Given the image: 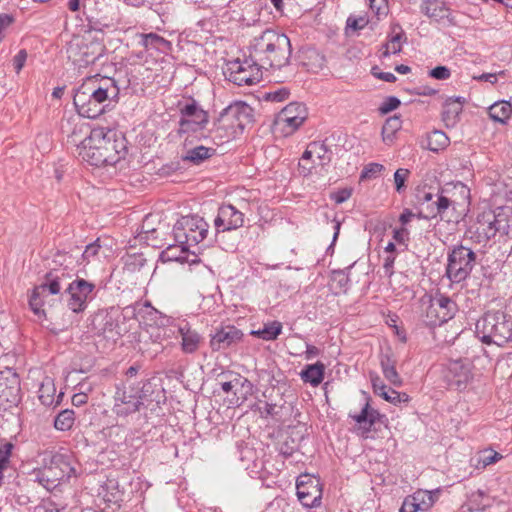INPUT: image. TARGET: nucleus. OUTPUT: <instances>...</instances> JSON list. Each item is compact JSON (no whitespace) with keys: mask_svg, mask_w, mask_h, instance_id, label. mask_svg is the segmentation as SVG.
I'll return each mask as SVG.
<instances>
[{"mask_svg":"<svg viewBox=\"0 0 512 512\" xmlns=\"http://www.w3.org/2000/svg\"><path fill=\"white\" fill-rule=\"evenodd\" d=\"M54 262L60 265L46 273L43 282L36 286L29 297V306L35 315H44L43 305L48 295H61L67 307L74 313L83 312L88 303L96 297L95 283L77 276L71 280L69 266L73 257L69 253H59Z\"/></svg>","mask_w":512,"mask_h":512,"instance_id":"nucleus-1","label":"nucleus"},{"mask_svg":"<svg viewBox=\"0 0 512 512\" xmlns=\"http://www.w3.org/2000/svg\"><path fill=\"white\" fill-rule=\"evenodd\" d=\"M127 154L126 139L114 129L97 127L90 131L81 145L78 156L91 166H113Z\"/></svg>","mask_w":512,"mask_h":512,"instance_id":"nucleus-2","label":"nucleus"},{"mask_svg":"<svg viewBox=\"0 0 512 512\" xmlns=\"http://www.w3.org/2000/svg\"><path fill=\"white\" fill-rule=\"evenodd\" d=\"M249 51L252 53V59L266 70L281 69L288 65L292 52L290 39L272 29H266L254 37Z\"/></svg>","mask_w":512,"mask_h":512,"instance_id":"nucleus-3","label":"nucleus"},{"mask_svg":"<svg viewBox=\"0 0 512 512\" xmlns=\"http://www.w3.org/2000/svg\"><path fill=\"white\" fill-rule=\"evenodd\" d=\"M119 88L115 80L107 78L96 89L86 86L78 88L73 97L74 106L82 117L95 119L110 109L112 102H117Z\"/></svg>","mask_w":512,"mask_h":512,"instance_id":"nucleus-4","label":"nucleus"},{"mask_svg":"<svg viewBox=\"0 0 512 512\" xmlns=\"http://www.w3.org/2000/svg\"><path fill=\"white\" fill-rule=\"evenodd\" d=\"M254 121V110L242 101H237L224 108L215 120L213 131L221 141L235 138Z\"/></svg>","mask_w":512,"mask_h":512,"instance_id":"nucleus-5","label":"nucleus"},{"mask_svg":"<svg viewBox=\"0 0 512 512\" xmlns=\"http://www.w3.org/2000/svg\"><path fill=\"white\" fill-rule=\"evenodd\" d=\"M475 333L484 344L504 346L512 340V317L503 311H488L476 322Z\"/></svg>","mask_w":512,"mask_h":512,"instance_id":"nucleus-6","label":"nucleus"},{"mask_svg":"<svg viewBox=\"0 0 512 512\" xmlns=\"http://www.w3.org/2000/svg\"><path fill=\"white\" fill-rule=\"evenodd\" d=\"M476 264L475 252L460 244L449 248L445 274L453 283L466 280Z\"/></svg>","mask_w":512,"mask_h":512,"instance_id":"nucleus-7","label":"nucleus"},{"mask_svg":"<svg viewBox=\"0 0 512 512\" xmlns=\"http://www.w3.org/2000/svg\"><path fill=\"white\" fill-rule=\"evenodd\" d=\"M209 225L200 216L187 215L181 217L173 227L176 243L186 245L189 249L201 243L208 234Z\"/></svg>","mask_w":512,"mask_h":512,"instance_id":"nucleus-8","label":"nucleus"},{"mask_svg":"<svg viewBox=\"0 0 512 512\" xmlns=\"http://www.w3.org/2000/svg\"><path fill=\"white\" fill-rule=\"evenodd\" d=\"M74 473L71 457L67 454L56 453L51 457L49 465L39 471L37 481L47 490H54L60 481L69 479Z\"/></svg>","mask_w":512,"mask_h":512,"instance_id":"nucleus-9","label":"nucleus"},{"mask_svg":"<svg viewBox=\"0 0 512 512\" xmlns=\"http://www.w3.org/2000/svg\"><path fill=\"white\" fill-rule=\"evenodd\" d=\"M106 47L98 39H82L81 41L71 42L67 54L69 60L78 68H86L94 64L106 54Z\"/></svg>","mask_w":512,"mask_h":512,"instance_id":"nucleus-10","label":"nucleus"},{"mask_svg":"<svg viewBox=\"0 0 512 512\" xmlns=\"http://www.w3.org/2000/svg\"><path fill=\"white\" fill-rule=\"evenodd\" d=\"M262 69L257 61L252 59V53L244 60H234L228 64V79L238 86L252 85L262 78Z\"/></svg>","mask_w":512,"mask_h":512,"instance_id":"nucleus-11","label":"nucleus"},{"mask_svg":"<svg viewBox=\"0 0 512 512\" xmlns=\"http://www.w3.org/2000/svg\"><path fill=\"white\" fill-rule=\"evenodd\" d=\"M179 112L178 134L180 135L201 131L208 124V113L194 99L179 105Z\"/></svg>","mask_w":512,"mask_h":512,"instance_id":"nucleus-12","label":"nucleus"},{"mask_svg":"<svg viewBox=\"0 0 512 512\" xmlns=\"http://www.w3.org/2000/svg\"><path fill=\"white\" fill-rule=\"evenodd\" d=\"M308 111L304 104L292 102L284 107L274 120V130L284 136L293 134L307 119Z\"/></svg>","mask_w":512,"mask_h":512,"instance_id":"nucleus-13","label":"nucleus"},{"mask_svg":"<svg viewBox=\"0 0 512 512\" xmlns=\"http://www.w3.org/2000/svg\"><path fill=\"white\" fill-rule=\"evenodd\" d=\"M120 313L114 307L99 310L91 320V330L106 339L116 340L122 335L119 324Z\"/></svg>","mask_w":512,"mask_h":512,"instance_id":"nucleus-14","label":"nucleus"},{"mask_svg":"<svg viewBox=\"0 0 512 512\" xmlns=\"http://www.w3.org/2000/svg\"><path fill=\"white\" fill-rule=\"evenodd\" d=\"M476 234L478 242H487L497 233L507 235L510 230L508 219L504 214H495L492 211L483 212L477 218Z\"/></svg>","mask_w":512,"mask_h":512,"instance_id":"nucleus-15","label":"nucleus"},{"mask_svg":"<svg viewBox=\"0 0 512 512\" xmlns=\"http://www.w3.org/2000/svg\"><path fill=\"white\" fill-rule=\"evenodd\" d=\"M458 311V306L450 297L436 294L426 311V323L430 326H440L452 319Z\"/></svg>","mask_w":512,"mask_h":512,"instance_id":"nucleus-16","label":"nucleus"},{"mask_svg":"<svg viewBox=\"0 0 512 512\" xmlns=\"http://www.w3.org/2000/svg\"><path fill=\"white\" fill-rule=\"evenodd\" d=\"M297 497L300 503L308 508L318 507L321 504L322 488L318 478L310 475H301L296 483Z\"/></svg>","mask_w":512,"mask_h":512,"instance_id":"nucleus-17","label":"nucleus"},{"mask_svg":"<svg viewBox=\"0 0 512 512\" xmlns=\"http://www.w3.org/2000/svg\"><path fill=\"white\" fill-rule=\"evenodd\" d=\"M114 399L113 410L118 416H127L139 411L143 403L141 402V396L136 393L134 386H129V388L118 387Z\"/></svg>","mask_w":512,"mask_h":512,"instance_id":"nucleus-18","label":"nucleus"},{"mask_svg":"<svg viewBox=\"0 0 512 512\" xmlns=\"http://www.w3.org/2000/svg\"><path fill=\"white\" fill-rule=\"evenodd\" d=\"M244 224V214L231 204H223L218 209L214 225L218 232L235 230Z\"/></svg>","mask_w":512,"mask_h":512,"instance_id":"nucleus-19","label":"nucleus"},{"mask_svg":"<svg viewBox=\"0 0 512 512\" xmlns=\"http://www.w3.org/2000/svg\"><path fill=\"white\" fill-rule=\"evenodd\" d=\"M242 335V332L235 326L228 325L222 327L212 336L210 340V346L214 351L226 349L232 344L238 342Z\"/></svg>","mask_w":512,"mask_h":512,"instance_id":"nucleus-20","label":"nucleus"},{"mask_svg":"<svg viewBox=\"0 0 512 512\" xmlns=\"http://www.w3.org/2000/svg\"><path fill=\"white\" fill-rule=\"evenodd\" d=\"M163 261H178V262H189L191 264L198 263L200 260L198 254L195 251H191L186 245L179 243L169 245L160 255Z\"/></svg>","mask_w":512,"mask_h":512,"instance_id":"nucleus-21","label":"nucleus"},{"mask_svg":"<svg viewBox=\"0 0 512 512\" xmlns=\"http://www.w3.org/2000/svg\"><path fill=\"white\" fill-rule=\"evenodd\" d=\"M447 377L450 381H453L458 388L465 385L471 378L468 360H450L447 364Z\"/></svg>","mask_w":512,"mask_h":512,"instance_id":"nucleus-22","label":"nucleus"},{"mask_svg":"<svg viewBox=\"0 0 512 512\" xmlns=\"http://www.w3.org/2000/svg\"><path fill=\"white\" fill-rule=\"evenodd\" d=\"M465 98H448L443 104L442 120L447 128H453L460 120Z\"/></svg>","mask_w":512,"mask_h":512,"instance_id":"nucleus-23","label":"nucleus"},{"mask_svg":"<svg viewBox=\"0 0 512 512\" xmlns=\"http://www.w3.org/2000/svg\"><path fill=\"white\" fill-rule=\"evenodd\" d=\"M435 207L430 210L427 218L440 217L441 220L447 222H458V216L454 217L453 214L456 210V203L448 197L438 195L437 200L434 202Z\"/></svg>","mask_w":512,"mask_h":512,"instance_id":"nucleus-24","label":"nucleus"},{"mask_svg":"<svg viewBox=\"0 0 512 512\" xmlns=\"http://www.w3.org/2000/svg\"><path fill=\"white\" fill-rule=\"evenodd\" d=\"M407 41L405 32L401 26L396 24L392 27V33L388 41L382 46V57H389L391 54H398L402 50V44Z\"/></svg>","mask_w":512,"mask_h":512,"instance_id":"nucleus-25","label":"nucleus"},{"mask_svg":"<svg viewBox=\"0 0 512 512\" xmlns=\"http://www.w3.org/2000/svg\"><path fill=\"white\" fill-rule=\"evenodd\" d=\"M178 332L182 338L181 347L183 352L194 353L200 344L201 337L199 333L192 330L187 322L179 325Z\"/></svg>","mask_w":512,"mask_h":512,"instance_id":"nucleus-26","label":"nucleus"},{"mask_svg":"<svg viewBox=\"0 0 512 512\" xmlns=\"http://www.w3.org/2000/svg\"><path fill=\"white\" fill-rule=\"evenodd\" d=\"M139 44L146 50L154 49L164 54L172 49L171 42L156 33L141 34Z\"/></svg>","mask_w":512,"mask_h":512,"instance_id":"nucleus-27","label":"nucleus"},{"mask_svg":"<svg viewBox=\"0 0 512 512\" xmlns=\"http://www.w3.org/2000/svg\"><path fill=\"white\" fill-rule=\"evenodd\" d=\"M364 395H366L365 392H363ZM366 403L364 404L361 412L357 415L352 416V418L359 424H367L368 426L364 427L365 432H369L371 430V427L379 422L381 418L384 416L381 415L378 410L371 408L369 403V398L365 396Z\"/></svg>","mask_w":512,"mask_h":512,"instance_id":"nucleus-28","label":"nucleus"},{"mask_svg":"<svg viewBox=\"0 0 512 512\" xmlns=\"http://www.w3.org/2000/svg\"><path fill=\"white\" fill-rule=\"evenodd\" d=\"M216 154V149L203 145L188 149L182 156V161L192 165H200Z\"/></svg>","mask_w":512,"mask_h":512,"instance_id":"nucleus-29","label":"nucleus"},{"mask_svg":"<svg viewBox=\"0 0 512 512\" xmlns=\"http://www.w3.org/2000/svg\"><path fill=\"white\" fill-rule=\"evenodd\" d=\"M325 365L322 362L307 365L301 372L300 377L305 383L313 387L318 386L324 379Z\"/></svg>","mask_w":512,"mask_h":512,"instance_id":"nucleus-30","label":"nucleus"},{"mask_svg":"<svg viewBox=\"0 0 512 512\" xmlns=\"http://www.w3.org/2000/svg\"><path fill=\"white\" fill-rule=\"evenodd\" d=\"M489 117L501 124H506L512 114V104L509 101H497L488 109Z\"/></svg>","mask_w":512,"mask_h":512,"instance_id":"nucleus-31","label":"nucleus"},{"mask_svg":"<svg viewBox=\"0 0 512 512\" xmlns=\"http://www.w3.org/2000/svg\"><path fill=\"white\" fill-rule=\"evenodd\" d=\"M282 328V323L275 320L264 324V327L261 329L252 330L250 335L265 341H273L281 334Z\"/></svg>","mask_w":512,"mask_h":512,"instance_id":"nucleus-32","label":"nucleus"},{"mask_svg":"<svg viewBox=\"0 0 512 512\" xmlns=\"http://www.w3.org/2000/svg\"><path fill=\"white\" fill-rule=\"evenodd\" d=\"M491 504V499L483 491L472 492L468 498V510L470 512H482Z\"/></svg>","mask_w":512,"mask_h":512,"instance_id":"nucleus-33","label":"nucleus"},{"mask_svg":"<svg viewBox=\"0 0 512 512\" xmlns=\"http://www.w3.org/2000/svg\"><path fill=\"white\" fill-rule=\"evenodd\" d=\"M420 10L427 17L439 20L444 17L446 8L439 0H424L420 6Z\"/></svg>","mask_w":512,"mask_h":512,"instance_id":"nucleus-34","label":"nucleus"},{"mask_svg":"<svg viewBox=\"0 0 512 512\" xmlns=\"http://www.w3.org/2000/svg\"><path fill=\"white\" fill-rule=\"evenodd\" d=\"M438 492L439 490L435 492L418 490L412 495V500L415 501L420 511H426L434 504Z\"/></svg>","mask_w":512,"mask_h":512,"instance_id":"nucleus-35","label":"nucleus"},{"mask_svg":"<svg viewBox=\"0 0 512 512\" xmlns=\"http://www.w3.org/2000/svg\"><path fill=\"white\" fill-rule=\"evenodd\" d=\"M75 422V413L71 409L62 410L54 419V427L59 431L70 430Z\"/></svg>","mask_w":512,"mask_h":512,"instance_id":"nucleus-36","label":"nucleus"},{"mask_svg":"<svg viewBox=\"0 0 512 512\" xmlns=\"http://www.w3.org/2000/svg\"><path fill=\"white\" fill-rule=\"evenodd\" d=\"M410 176V171L405 168H399L394 173V184L395 190L399 194L403 193L406 190V181Z\"/></svg>","mask_w":512,"mask_h":512,"instance_id":"nucleus-37","label":"nucleus"},{"mask_svg":"<svg viewBox=\"0 0 512 512\" xmlns=\"http://www.w3.org/2000/svg\"><path fill=\"white\" fill-rule=\"evenodd\" d=\"M55 388L52 383L42 384L39 389V400L45 406H50L54 402Z\"/></svg>","mask_w":512,"mask_h":512,"instance_id":"nucleus-38","label":"nucleus"},{"mask_svg":"<svg viewBox=\"0 0 512 512\" xmlns=\"http://www.w3.org/2000/svg\"><path fill=\"white\" fill-rule=\"evenodd\" d=\"M332 281L335 283L336 289H338L339 292L345 293L349 289L350 279L343 270L333 271Z\"/></svg>","mask_w":512,"mask_h":512,"instance_id":"nucleus-39","label":"nucleus"},{"mask_svg":"<svg viewBox=\"0 0 512 512\" xmlns=\"http://www.w3.org/2000/svg\"><path fill=\"white\" fill-rule=\"evenodd\" d=\"M319 150H320L319 146L312 145V143H310L308 145L307 149L304 151V153L302 155V159H301L302 162L299 163V167L303 173H305V174L310 173L311 167H307L304 164V162L307 160H310L312 157L315 156V154H319Z\"/></svg>","mask_w":512,"mask_h":512,"instance_id":"nucleus-40","label":"nucleus"},{"mask_svg":"<svg viewBox=\"0 0 512 512\" xmlns=\"http://www.w3.org/2000/svg\"><path fill=\"white\" fill-rule=\"evenodd\" d=\"M68 504L57 499L56 494H53L45 504V512H67Z\"/></svg>","mask_w":512,"mask_h":512,"instance_id":"nucleus-41","label":"nucleus"},{"mask_svg":"<svg viewBox=\"0 0 512 512\" xmlns=\"http://www.w3.org/2000/svg\"><path fill=\"white\" fill-rule=\"evenodd\" d=\"M382 398L394 405L408 402L409 396L406 393H400L394 389H388Z\"/></svg>","mask_w":512,"mask_h":512,"instance_id":"nucleus-42","label":"nucleus"},{"mask_svg":"<svg viewBox=\"0 0 512 512\" xmlns=\"http://www.w3.org/2000/svg\"><path fill=\"white\" fill-rule=\"evenodd\" d=\"M289 90L287 88H278L276 90L265 93V100L271 102H282L289 97Z\"/></svg>","mask_w":512,"mask_h":512,"instance_id":"nucleus-43","label":"nucleus"},{"mask_svg":"<svg viewBox=\"0 0 512 512\" xmlns=\"http://www.w3.org/2000/svg\"><path fill=\"white\" fill-rule=\"evenodd\" d=\"M384 170V166L379 163L368 164L361 172V179H371L377 177Z\"/></svg>","mask_w":512,"mask_h":512,"instance_id":"nucleus-44","label":"nucleus"},{"mask_svg":"<svg viewBox=\"0 0 512 512\" xmlns=\"http://www.w3.org/2000/svg\"><path fill=\"white\" fill-rule=\"evenodd\" d=\"M401 104V101L395 96H389L385 98L379 107L381 114H388L389 112L397 109Z\"/></svg>","mask_w":512,"mask_h":512,"instance_id":"nucleus-45","label":"nucleus"},{"mask_svg":"<svg viewBox=\"0 0 512 512\" xmlns=\"http://www.w3.org/2000/svg\"><path fill=\"white\" fill-rule=\"evenodd\" d=\"M312 145L319 146V154H315V157L319 160V165L325 166L331 161V151L328 150L327 146L321 142H312Z\"/></svg>","mask_w":512,"mask_h":512,"instance_id":"nucleus-46","label":"nucleus"},{"mask_svg":"<svg viewBox=\"0 0 512 512\" xmlns=\"http://www.w3.org/2000/svg\"><path fill=\"white\" fill-rule=\"evenodd\" d=\"M370 380L373 388V392L379 396H383L388 390L382 379L376 373H370Z\"/></svg>","mask_w":512,"mask_h":512,"instance_id":"nucleus-47","label":"nucleus"},{"mask_svg":"<svg viewBox=\"0 0 512 512\" xmlns=\"http://www.w3.org/2000/svg\"><path fill=\"white\" fill-rule=\"evenodd\" d=\"M502 456L495 451H484L480 454L478 462L482 464V467H486L497 462Z\"/></svg>","mask_w":512,"mask_h":512,"instance_id":"nucleus-48","label":"nucleus"},{"mask_svg":"<svg viewBox=\"0 0 512 512\" xmlns=\"http://www.w3.org/2000/svg\"><path fill=\"white\" fill-rule=\"evenodd\" d=\"M383 375L387 379V381H389L393 386H402L403 381L396 370V365L394 367L384 369Z\"/></svg>","mask_w":512,"mask_h":512,"instance_id":"nucleus-49","label":"nucleus"},{"mask_svg":"<svg viewBox=\"0 0 512 512\" xmlns=\"http://www.w3.org/2000/svg\"><path fill=\"white\" fill-rule=\"evenodd\" d=\"M13 449V444L10 442H6L0 446V466L4 468H8L9 459L11 457Z\"/></svg>","mask_w":512,"mask_h":512,"instance_id":"nucleus-50","label":"nucleus"},{"mask_svg":"<svg viewBox=\"0 0 512 512\" xmlns=\"http://www.w3.org/2000/svg\"><path fill=\"white\" fill-rule=\"evenodd\" d=\"M401 128V120L399 117L394 116L390 117L386 120L385 124L382 128V133L386 134H394L396 131H398Z\"/></svg>","mask_w":512,"mask_h":512,"instance_id":"nucleus-51","label":"nucleus"},{"mask_svg":"<svg viewBox=\"0 0 512 512\" xmlns=\"http://www.w3.org/2000/svg\"><path fill=\"white\" fill-rule=\"evenodd\" d=\"M369 20L365 16H349L347 19V27L352 28L353 30H361L367 24Z\"/></svg>","mask_w":512,"mask_h":512,"instance_id":"nucleus-52","label":"nucleus"},{"mask_svg":"<svg viewBox=\"0 0 512 512\" xmlns=\"http://www.w3.org/2000/svg\"><path fill=\"white\" fill-rule=\"evenodd\" d=\"M141 386L135 387L136 393L141 396V402L152 394V383L149 379L139 383Z\"/></svg>","mask_w":512,"mask_h":512,"instance_id":"nucleus-53","label":"nucleus"},{"mask_svg":"<svg viewBox=\"0 0 512 512\" xmlns=\"http://www.w3.org/2000/svg\"><path fill=\"white\" fill-rule=\"evenodd\" d=\"M101 248L100 241L97 239L93 243H90L86 246L85 250L82 253V257L84 260L89 261L91 258L95 257Z\"/></svg>","mask_w":512,"mask_h":512,"instance_id":"nucleus-54","label":"nucleus"},{"mask_svg":"<svg viewBox=\"0 0 512 512\" xmlns=\"http://www.w3.org/2000/svg\"><path fill=\"white\" fill-rule=\"evenodd\" d=\"M429 75L437 80H446L451 76V71L446 66H437L429 72Z\"/></svg>","mask_w":512,"mask_h":512,"instance_id":"nucleus-55","label":"nucleus"},{"mask_svg":"<svg viewBox=\"0 0 512 512\" xmlns=\"http://www.w3.org/2000/svg\"><path fill=\"white\" fill-rule=\"evenodd\" d=\"M432 139H435L437 143V147H433L430 145V150L432 151H437L439 148H444L448 145V138L443 132L434 131L430 138V141Z\"/></svg>","mask_w":512,"mask_h":512,"instance_id":"nucleus-56","label":"nucleus"},{"mask_svg":"<svg viewBox=\"0 0 512 512\" xmlns=\"http://www.w3.org/2000/svg\"><path fill=\"white\" fill-rule=\"evenodd\" d=\"M14 18L10 14H0V42L5 36V30L13 23Z\"/></svg>","mask_w":512,"mask_h":512,"instance_id":"nucleus-57","label":"nucleus"},{"mask_svg":"<svg viewBox=\"0 0 512 512\" xmlns=\"http://www.w3.org/2000/svg\"><path fill=\"white\" fill-rule=\"evenodd\" d=\"M27 59V52L26 50L22 49L20 50L13 58V67L16 71V73H19L21 69L24 67V64Z\"/></svg>","mask_w":512,"mask_h":512,"instance_id":"nucleus-58","label":"nucleus"},{"mask_svg":"<svg viewBox=\"0 0 512 512\" xmlns=\"http://www.w3.org/2000/svg\"><path fill=\"white\" fill-rule=\"evenodd\" d=\"M152 306L150 303H136L133 306L126 307L124 309V312L126 315L130 316H136L138 313H140L144 308H151Z\"/></svg>","mask_w":512,"mask_h":512,"instance_id":"nucleus-59","label":"nucleus"},{"mask_svg":"<svg viewBox=\"0 0 512 512\" xmlns=\"http://www.w3.org/2000/svg\"><path fill=\"white\" fill-rule=\"evenodd\" d=\"M394 262H395V256H393V255H388L384 259V263H383L384 275L388 278H391L392 275L394 274V270H393Z\"/></svg>","mask_w":512,"mask_h":512,"instance_id":"nucleus-60","label":"nucleus"},{"mask_svg":"<svg viewBox=\"0 0 512 512\" xmlns=\"http://www.w3.org/2000/svg\"><path fill=\"white\" fill-rule=\"evenodd\" d=\"M79 393H76L73 397H72V403L75 405V406H81L83 404H86L87 401H88V396L86 394V392H84L82 389L84 387V384H79Z\"/></svg>","mask_w":512,"mask_h":512,"instance_id":"nucleus-61","label":"nucleus"},{"mask_svg":"<svg viewBox=\"0 0 512 512\" xmlns=\"http://www.w3.org/2000/svg\"><path fill=\"white\" fill-rule=\"evenodd\" d=\"M235 385L241 386V388H243L245 390V397L247 395H251L253 392V384L247 378L240 377V376L236 377Z\"/></svg>","mask_w":512,"mask_h":512,"instance_id":"nucleus-62","label":"nucleus"},{"mask_svg":"<svg viewBox=\"0 0 512 512\" xmlns=\"http://www.w3.org/2000/svg\"><path fill=\"white\" fill-rule=\"evenodd\" d=\"M420 511L412 496L405 498L399 512H417Z\"/></svg>","mask_w":512,"mask_h":512,"instance_id":"nucleus-63","label":"nucleus"},{"mask_svg":"<svg viewBox=\"0 0 512 512\" xmlns=\"http://www.w3.org/2000/svg\"><path fill=\"white\" fill-rule=\"evenodd\" d=\"M376 67L372 68V74L380 79V80H383L385 82H390V83H393L396 81V76L391 73V72H376Z\"/></svg>","mask_w":512,"mask_h":512,"instance_id":"nucleus-64","label":"nucleus"}]
</instances>
